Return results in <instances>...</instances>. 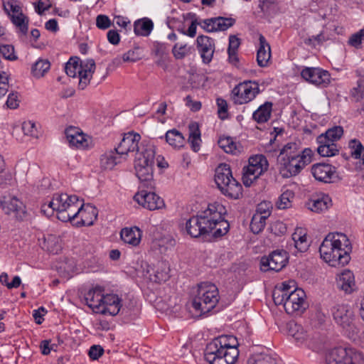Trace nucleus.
<instances>
[{
  "label": "nucleus",
  "mask_w": 364,
  "mask_h": 364,
  "mask_svg": "<svg viewBox=\"0 0 364 364\" xmlns=\"http://www.w3.org/2000/svg\"><path fill=\"white\" fill-rule=\"evenodd\" d=\"M104 288L100 286L90 289L84 296L86 304L95 313L98 312L102 306L104 297Z\"/></svg>",
  "instance_id": "25"
},
{
  "label": "nucleus",
  "mask_w": 364,
  "mask_h": 364,
  "mask_svg": "<svg viewBox=\"0 0 364 364\" xmlns=\"http://www.w3.org/2000/svg\"><path fill=\"white\" fill-rule=\"evenodd\" d=\"M121 154H118V151L113 149L105 151L100 156V166L104 169H112L117 164L121 162L122 159Z\"/></svg>",
  "instance_id": "32"
},
{
  "label": "nucleus",
  "mask_w": 364,
  "mask_h": 364,
  "mask_svg": "<svg viewBox=\"0 0 364 364\" xmlns=\"http://www.w3.org/2000/svg\"><path fill=\"white\" fill-rule=\"evenodd\" d=\"M287 228L286 225L279 220L272 224L271 231L276 235H282L286 233Z\"/></svg>",
  "instance_id": "58"
},
{
  "label": "nucleus",
  "mask_w": 364,
  "mask_h": 364,
  "mask_svg": "<svg viewBox=\"0 0 364 364\" xmlns=\"http://www.w3.org/2000/svg\"><path fill=\"white\" fill-rule=\"evenodd\" d=\"M78 197L75 195L67 193H55L52 199L41 205V212L48 217L57 213V218L63 222L75 220L77 218V213L75 212L78 206Z\"/></svg>",
  "instance_id": "5"
},
{
  "label": "nucleus",
  "mask_w": 364,
  "mask_h": 364,
  "mask_svg": "<svg viewBox=\"0 0 364 364\" xmlns=\"http://www.w3.org/2000/svg\"><path fill=\"white\" fill-rule=\"evenodd\" d=\"M364 37V29H360L358 32L353 34L349 38L348 43L350 46L355 48H358L362 43V39Z\"/></svg>",
  "instance_id": "59"
},
{
  "label": "nucleus",
  "mask_w": 364,
  "mask_h": 364,
  "mask_svg": "<svg viewBox=\"0 0 364 364\" xmlns=\"http://www.w3.org/2000/svg\"><path fill=\"white\" fill-rule=\"evenodd\" d=\"M311 173L316 181L323 183H334L340 179L337 168L324 162L313 164L311 167Z\"/></svg>",
  "instance_id": "16"
},
{
  "label": "nucleus",
  "mask_w": 364,
  "mask_h": 364,
  "mask_svg": "<svg viewBox=\"0 0 364 364\" xmlns=\"http://www.w3.org/2000/svg\"><path fill=\"white\" fill-rule=\"evenodd\" d=\"M271 58V48L269 43L262 34L259 36V48L257 52V63L261 68L268 65Z\"/></svg>",
  "instance_id": "27"
},
{
  "label": "nucleus",
  "mask_w": 364,
  "mask_h": 364,
  "mask_svg": "<svg viewBox=\"0 0 364 364\" xmlns=\"http://www.w3.org/2000/svg\"><path fill=\"white\" fill-rule=\"evenodd\" d=\"M5 169V162L4 158L0 155V186L7 184L8 181L11 180V176L9 173H4Z\"/></svg>",
  "instance_id": "57"
},
{
  "label": "nucleus",
  "mask_w": 364,
  "mask_h": 364,
  "mask_svg": "<svg viewBox=\"0 0 364 364\" xmlns=\"http://www.w3.org/2000/svg\"><path fill=\"white\" fill-rule=\"evenodd\" d=\"M151 52L155 56L164 58L168 54V46L166 43L155 42L153 45Z\"/></svg>",
  "instance_id": "49"
},
{
  "label": "nucleus",
  "mask_w": 364,
  "mask_h": 364,
  "mask_svg": "<svg viewBox=\"0 0 364 364\" xmlns=\"http://www.w3.org/2000/svg\"><path fill=\"white\" fill-rule=\"evenodd\" d=\"M305 291L300 288H294L287 297L284 309L288 314L301 315L308 307Z\"/></svg>",
  "instance_id": "15"
},
{
  "label": "nucleus",
  "mask_w": 364,
  "mask_h": 364,
  "mask_svg": "<svg viewBox=\"0 0 364 364\" xmlns=\"http://www.w3.org/2000/svg\"><path fill=\"white\" fill-rule=\"evenodd\" d=\"M215 181L218 188L225 196L237 199L242 195V187L233 178L230 165L220 164L215 168Z\"/></svg>",
  "instance_id": "7"
},
{
  "label": "nucleus",
  "mask_w": 364,
  "mask_h": 364,
  "mask_svg": "<svg viewBox=\"0 0 364 364\" xmlns=\"http://www.w3.org/2000/svg\"><path fill=\"white\" fill-rule=\"evenodd\" d=\"M348 147L350 149L351 156L355 159H362V153L364 151V146L361 142L356 139H351L349 141Z\"/></svg>",
  "instance_id": "44"
},
{
  "label": "nucleus",
  "mask_w": 364,
  "mask_h": 364,
  "mask_svg": "<svg viewBox=\"0 0 364 364\" xmlns=\"http://www.w3.org/2000/svg\"><path fill=\"white\" fill-rule=\"evenodd\" d=\"M65 134L70 146L82 149L90 147L91 143L90 137L84 134L80 128L70 127L65 129Z\"/></svg>",
  "instance_id": "21"
},
{
  "label": "nucleus",
  "mask_w": 364,
  "mask_h": 364,
  "mask_svg": "<svg viewBox=\"0 0 364 364\" xmlns=\"http://www.w3.org/2000/svg\"><path fill=\"white\" fill-rule=\"evenodd\" d=\"M75 212H78L77 218H80V220L76 222V225L78 227L92 225L98 214L97 209L94 205L81 203L79 200Z\"/></svg>",
  "instance_id": "23"
},
{
  "label": "nucleus",
  "mask_w": 364,
  "mask_h": 364,
  "mask_svg": "<svg viewBox=\"0 0 364 364\" xmlns=\"http://www.w3.org/2000/svg\"><path fill=\"white\" fill-rule=\"evenodd\" d=\"M289 262V254L284 250H277L267 257H262L260 260V269L263 272H279Z\"/></svg>",
  "instance_id": "13"
},
{
  "label": "nucleus",
  "mask_w": 364,
  "mask_h": 364,
  "mask_svg": "<svg viewBox=\"0 0 364 364\" xmlns=\"http://www.w3.org/2000/svg\"><path fill=\"white\" fill-rule=\"evenodd\" d=\"M218 146L226 153L235 154L236 153V144L229 136L220 137Z\"/></svg>",
  "instance_id": "43"
},
{
  "label": "nucleus",
  "mask_w": 364,
  "mask_h": 364,
  "mask_svg": "<svg viewBox=\"0 0 364 364\" xmlns=\"http://www.w3.org/2000/svg\"><path fill=\"white\" fill-rule=\"evenodd\" d=\"M154 189L139 188L134 195V200L144 208L153 211L165 207L162 198L153 191Z\"/></svg>",
  "instance_id": "14"
},
{
  "label": "nucleus",
  "mask_w": 364,
  "mask_h": 364,
  "mask_svg": "<svg viewBox=\"0 0 364 364\" xmlns=\"http://www.w3.org/2000/svg\"><path fill=\"white\" fill-rule=\"evenodd\" d=\"M259 92V86L257 82L245 80L235 86L230 97L234 104L244 105L252 101Z\"/></svg>",
  "instance_id": "12"
},
{
  "label": "nucleus",
  "mask_w": 364,
  "mask_h": 364,
  "mask_svg": "<svg viewBox=\"0 0 364 364\" xmlns=\"http://www.w3.org/2000/svg\"><path fill=\"white\" fill-rule=\"evenodd\" d=\"M219 300L218 289L213 283L201 282L193 289L191 306L200 315L212 311Z\"/></svg>",
  "instance_id": "6"
},
{
  "label": "nucleus",
  "mask_w": 364,
  "mask_h": 364,
  "mask_svg": "<svg viewBox=\"0 0 364 364\" xmlns=\"http://www.w3.org/2000/svg\"><path fill=\"white\" fill-rule=\"evenodd\" d=\"M226 213L222 204L218 202L210 203L205 210L187 220L184 229L191 237H205L211 233L214 239L220 238L230 229L228 221L224 218Z\"/></svg>",
  "instance_id": "1"
},
{
  "label": "nucleus",
  "mask_w": 364,
  "mask_h": 364,
  "mask_svg": "<svg viewBox=\"0 0 364 364\" xmlns=\"http://www.w3.org/2000/svg\"><path fill=\"white\" fill-rule=\"evenodd\" d=\"M22 131L25 135L32 138L38 137V131L35 122L32 121H26L22 124Z\"/></svg>",
  "instance_id": "48"
},
{
  "label": "nucleus",
  "mask_w": 364,
  "mask_h": 364,
  "mask_svg": "<svg viewBox=\"0 0 364 364\" xmlns=\"http://www.w3.org/2000/svg\"><path fill=\"white\" fill-rule=\"evenodd\" d=\"M198 25L207 32L217 31L215 18H210L199 21Z\"/></svg>",
  "instance_id": "54"
},
{
  "label": "nucleus",
  "mask_w": 364,
  "mask_h": 364,
  "mask_svg": "<svg viewBox=\"0 0 364 364\" xmlns=\"http://www.w3.org/2000/svg\"><path fill=\"white\" fill-rule=\"evenodd\" d=\"M266 220L267 218L260 216L259 214H254L250 225L251 231L254 234H258L262 232L265 227Z\"/></svg>",
  "instance_id": "42"
},
{
  "label": "nucleus",
  "mask_w": 364,
  "mask_h": 364,
  "mask_svg": "<svg viewBox=\"0 0 364 364\" xmlns=\"http://www.w3.org/2000/svg\"><path fill=\"white\" fill-rule=\"evenodd\" d=\"M294 197V193L292 191L287 190L284 191L280 195L276 203L277 208L284 210L291 207L292 199Z\"/></svg>",
  "instance_id": "39"
},
{
  "label": "nucleus",
  "mask_w": 364,
  "mask_h": 364,
  "mask_svg": "<svg viewBox=\"0 0 364 364\" xmlns=\"http://www.w3.org/2000/svg\"><path fill=\"white\" fill-rule=\"evenodd\" d=\"M309 205L311 211L322 213L332 205V200L328 195L323 194L321 197L313 200Z\"/></svg>",
  "instance_id": "35"
},
{
  "label": "nucleus",
  "mask_w": 364,
  "mask_h": 364,
  "mask_svg": "<svg viewBox=\"0 0 364 364\" xmlns=\"http://www.w3.org/2000/svg\"><path fill=\"white\" fill-rule=\"evenodd\" d=\"M51 7L50 0H39L36 10L37 13L42 15L46 11H48Z\"/></svg>",
  "instance_id": "64"
},
{
  "label": "nucleus",
  "mask_w": 364,
  "mask_h": 364,
  "mask_svg": "<svg viewBox=\"0 0 364 364\" xmlns=\"http://www.w3.org/2000/svg\"><path fill=\"white\" fill-rule=\"evenodd\" d=\"M273 103L267 101L261 105L252 114V119L258 124H263L269 121L272 112Z\"/></svg>",
  "instance_id": "31"
},
{
  "label": "nucleus",
  "mask_w": 364,
  "mask_h": 364,
  "mask_svg": "<svg viewBox=\"0 0 364 364\" xmlns=\"http://www.w3.org/2000/svg\"><path fill=\"white\" fill-rule=\"evenodd\" d=\"M289 294V293H285L282 289L275 287L272 293V299L275 305H283L284 306Z\"/></svg>",
  "instance_id": "50"
},
{
  "label": "nucleus",
  "mask_w": 364,
  "mask_h": 364,
  "mask_svg": "<svg viewBox=\"0 0 364 364\" xmlns=\"http://www.w3.org/2000/svg\"><path fill=\"white\" fill-rule=\"evenodd\" d=\"M215 24H216V28L217 31H226L229 28L232 27L235 23V19L232 18H227V17H222L218 16L215 17Z\"/></svg>",
  "instance_id": "45"
},
{
  "label": "nucleus",
  "mask_w": 364,
  "mask_h": 364,
  "mask_svg": "<svg viewBox=\"0 0 364 364\" xmlns=\"http://www.w3.org/2000/svg\"><path fill=\"white\" fill-rule=\"evenodd\" d=\"M288 334L294 338L299 344L304 343L309 338V334L304 327L294 321L287 323Z\"/></svg>",
  "instance_id": "28"
},
{
  "label": "nucleus",
  "mask_w": 364,
  "mask_h": 364,
  "mask_svg": "<svg viewBox=\"0 0 364 364\" xmlns=\"http://www.w3.org/2000/svg\"><path fill=\"white\" fill-rule=\"evenodd\" d=\"M4 6L9 18L11 17V15H18L22 13L21 7L15 1H8Z\"/></svg>",
  "instance_id": "52"
},
{
  "label": "nucleus",
  "mask_w": 364,
  "mask_h": 364,
  "mask_svg": "<svg viewBox=\"0 0 364 364\" xmlns=\"http://www.w3.org/2000/svg\"><path fill=\"white\" fill-rule=\"evenodd\" d=\"M291 237L294 242V246L299 252H304L309 249V244L307 241L305 230L301 228H296Z\"/></svg>",
  "instance_id": "34"
},
{
  "label": "nucleus",
  "mask_w": 364,
  "mask_h": 364,
  "mask_svg": "<svg viewBox=\"0 0 364 364\" xmlns=\"http://www.w3.org/2000/svg\"><path fill=\"white\" fill-rule=\"evenodd\" d=\"M247 364H277V361L269 355L259 353L250 356Z\"/></svg>",
  "instance_id": "41"
},
{
  "label": "nucleus",
  "mask_w": 364,
  "mask_h": 364,
  "mask_svg": "<svg viewBox=\"0 0 364 364\" xmlns=\"http://www.w3.org/2000/svg\"><path fill=\"white\" fill-rule=\"evenodd\" d=\"M7 107L10 109H16L19 105V100L17 92H11L6 102Z\"/></svg>",
  "instance_id": "62"
},
{
  "label": "nucleus",
  "mask_w": 364,
  "mask_h": 364,
  "mask_svg": "<svg viewBox=\"0 0 364 364\" xmlns=\"http://www.w3.org/2000/svg\"><path fill=\"white\" fill-rule=\"evenodd\" d=\"M104 349L100 346L94 345L89 350V356L92 360H97L102 355Z\"/></svg>",
  "instance_id": "63"
},
{
  "label": "nucleus",
  "mask_w": 364,
  "mask_h": 364,
  "mask_svg": "<svg viewBox=\"0 0 364 364\" xmlns=\"http://www.w3.org/2000/svg\"><path fill=\"white\" fill-rule=\"evenodd\" d=\"M190 53L191 48L186 44L179 45L178 43H176L172 48V53L177 60L183 59Z\"/></svg>",
  "instance_id": "46"
},
{
  "label": "nucleus",
  "mask_w": 364,
  "mask_h": 364,
  "mask_svg": "<svg viewBox=\"0 0 364 364\" xmlns=\"http://www.w3.org/2000/svg\"><path fill=\"white\" fill-rule=\"evenodd\" d=\"M112 22L109 18L104 14H100L96 18V26L98 28L105 30L109 28Z\"/></svg>",
  "instance_id": "56"
},
{
  "label": "nucleus",
  "mask_w": 364,
  "mask_h": 364,
  "mask_svg": "<svg viewBox=\"0 0 364 364\" xmlns=\"http://www.w3.org/2000/svg\"><path fill=\"white\" fill-rule=\"evenodd\" d=\"M95 67V63L93 59L80 60L79 63L77 60L70 58L65 64V70L69 77H75L78 75V87L80 90H84L90 83Z\"/></svg>",
  "instance_id": "10"
},
{
  "label": "nucleus",
  "mask_w": 364,
  "mask_h": 364,
  "mask_svg": "<svg viewBox=\"0 0 364 364\" xmlns=\"http://www.w3.org/2000/svg\"><path fill=\"white\" fill-rule=\"evenodd\" d=\"M121 239L129 245L134 247L137 246L141 239V230L134 226L132 228H124L120 232Z\"/></svg>",
  "instance_id": "29"
},
{
  "label": "nucleus",
  "mask_w": 364,
  "mask_h": 364,
  "mask_svg": "<svg viewBox=\"0 0 364 364\" xmlns=\"http://www.w3.org/2000/svg\"><path fill=\"white\" fill-rule=\"evenodd\" d=\"M121 307L122 300L117 294H106L104 295L102 306L97 313L115 316L119 312Z\"/></svg>",
  "instance_id": "24"
},
{
  "label": "nucleus",
  "mask_w": 364,
  "mask_h": 364,
  "mask_svg": "<svg viewBox=\"0 0 364 364\" xmlns=\"http://www.w3.org/2000/svg\"><path fill=\"white\" fill-rule=\"evenodd\" d=\"M301 75L309 83L323 87L329 84L331 79L329 73L319 68H304L301 72Z\"/></svg>",
  "instance_id": "19"
},
{
  "label": "nucleus",
  "mask_w": 364,
  "mask_h": 364,
  "mask_svg": "<svg viewBox=\"0 0 364 364\" xmlns=\"http://www.w3.org/2000/svg\"><path fill=\"white\" fill-rule=\"evenodd\" d=\"M141 57L139 53L138 48L135 50H129L122 56V59L124 62H136Z\"/></svg>",
  "instance_id": "60"
},
{
  "label": "nucleus",
  "mask_w": 364,
  "mask_h": 364,
  "mask_svg": "<svg viewBox=\"0 0 364 364\" xmlns=\"http://www.w3.org/2000/svg\"><path fill=\"white\" fill-rule=\"evenodd\" d=\"M337 285L346 293L353 292L355 287L353 273L350 270H344L338 277Z\"/></svg>",
  "instance_id": "30"
},
{
  "label": "nucleus",
  "mask_w": 364,
  "mask_h": 364,
  "mask_svg": "<svg viewBox=\"0 0 364 364\" xmlns=\"http://www.w3.org/2000/svg\"><path fill=\"white\" fill-rule=\"evenodd\" d=\"M270 208L269 203L262 202L257 205L255 214H259L260 216L267 219L271 215Z\"/></svg>",
  "instance_id": "53"
},
{
  "label": "nucleus",
  "mask_w": 364,
  "mask_h": 364,
  "mask_svg": "<svg viewBox=\"0 0 364 364\" xmlns=\"http://www.w3.org/2000/svg\"><path fill=\"white\" fill-rule=\"evenodd\" d=\"M10 19L13 24L18 29L19 33L23 36H26L28 31V18L22 12L18 15H11Z\"/></svg>",
  "instance_id": "38"
},
{
  "label": "nucleus",
  "mask_w": 364,
  "mask_h": 364,
  "mask_svg": "<svg viewBox=\"0 0 364 364\" xmlns=\"http://www.w3.org/2000/svg\"><path fill=\"white\" fill-rule=\"evenodd\" d=\"M164 138L166 141L174 148H181L183 146L185 142V139L182 133L176 129L167 131Z\"/></svg>",
  "instance_id": "36"
},
{
  "label": "nucleus",
  "mask_w": 364,
  "mask_h": 364,
  "mask_svg": "<svg viewBox=\"0 0 364 364\" xmlns=\"http://www.w3.org/2000/svg\"><path fill=\"white\" fill-rule=\"evenodd\" d=\"M216 104L218 106V112L221 119H225L226 117L221 116L222 114H227L228 109V102L225 100L218 97L216 100Z\"/></svg>",
  "instance_id": "61"
},
{
  "label": "nucleus",
  "mask_w": 364,
  "mask_h": 364,
  "mask_svg": "<svg viewBox=\"0 0 364 364\" xmlns=\"http://www.w3.org/2000/svg\"><path fill=\"white\" fill-rule=\"evenodd\" d=\"M352 245L345 234L328 233L319 247L321 258L332 267H343L350 260Z\"/></svg>",
  "instance_id": "3"
},
{
  "label": "nucleus",
  "mask_w": 364,
  "mask_h": 364,
  "mask_svg": "<svg viewBox=\"0 0 364 364\" xmlns=\"http://www.w3.org/2000/svg\"><path fill=\"white\" fill-rule=\"evenodd\" d=\"M314 154L311 149H300L295 142H289L280 151L279 171L288 178L298 175L313 160Z\"/></svg>",
  "instance_id": "2"
},
{
  "label": "nucleus",
  "mask_w": 364,
  "mask_h": 364,
  "mask_svg": "<svg viewBox=\"0 0 364 364\" xmlns=\"http://www.w3.org/2000/svg\"><path fill=\"white\" fill-rule=\"evenodd\" d=\"M0 206L6 215H13L17 220H23L27 215L26 205L16 196H4Z\"/></svg>",
  "instance_id": "18"
},
{
  "label": "nucleus",
  "mask_w": 364,
  "mask_h": 364,
  "mask_svg": "<svg viewBox=\"0 0 364 364\" xmlns=\"http://www.w3.org/2000/svg\"><path fill=\"white\" fill-rule=\"evenodd\" d=\"M154 165V151L146 149L135 161L136 175L140 181L139 188L154 189L153 180V167Z\"/></svg>",
  "instance_id": "8"
},
{
  "label": "nucleus",
  "mask_w": 364,
  "mask_h": 364,
  "mask_svg": "<svg viewBox=\"0 0 364 364\" xmlns=\"http://www.w3.org/2000/svg\"><path fill=\"white\" fill-rule=\"evenodd\" d=\"M343 134L341 126H334L317 136V152L322 157H331L339 154L341 146L336 144Z\"/></svg>",
  "instance_id": "9"
},
{
  "label": "nucleus",
  "mask_w": 364,
  "mask_h": 364,
  "mask_svg": "<svg viewBox=\"0 0 364 364\" xmlns=\"http://www.w3.org/2000/svg\"><path fill=\"white\" fill-rule=\"evenodd\" d=\"M50 63L47 59L39 58L31 68V73L36 78H40L50 70Z\"/></svg>",
  "instance_id": "37"
},
{
  "label": "nucleus",
  "mask_w": 364,
  "mask_h": 364,
  "mask_svg": "<svg viewBox=\"0 0 364 364\" xmlns=\"http://www.w3.org/2000/svg\"><path fill=\"white\" fill-rule=\"evenodd\" d=\"M353 312L346 304H338L333 309V319L343 328L350 326L353 321Z\"/></svg>",
  "instance_id": "26"
},
{
  "label": "nucleus",
  "mask_w": 364,
  "mask_h": 364,
  "mask_svg": "<svg viewBox=\"0 0 364 364\" xmlns=\"http://www.w3.org/2000/svg\"><path fill=\"white\" fill-rule=\"evenodd\" d=\"M0 53L6 60H15L17 59L14 53V47L11 45H1Z\"/></svg>",
  "instance_id": "51"
},
{
  "label": "nucleus",
  "mask_w": 364,
  "mask_h": 364,
  "mask_svg": "<svg viewBox=\"0 0 364 364\" xmlns=\"http://www.w3.org/2000/svg\"><path fill=\"white\" fill-rule=\"evenodd\" d=\"M141 140V135L134 132H129L124 134L123 137L114 151H118L124 159L129 152L139 151V142Z\"/></svg>",
  "instance_id": "20"
},
{
  "label": "nucleus",
  "mask_w": 364,
  "mask_h": 364,
  "mask_svg": "<svg viewBox=\"0 0 364 364\" xmlns=\"http://www.w3.org/2000/svg\"><path fill=\"white\" fill-rule=\"evenodd\" d=\"M236 337L223 335L208 343L204 350V358L209 364H234L239 356Z\"/></svg>",
  "instance_id": "4"
},
{
  "label": "nucleus",
  "mask_w": 364,
  "mask_h": 364,
  "mask_svg": "<svg viewBox=\"0 0 364 364\" xmlns=\"http://www.w3.org/2000/svg\"><path fill=\"white\" fill-rule=\"evenodd\" d=\"M154 28V23L149 18L137 20L134 23V32L136 36H148Z\"/></svg>",
  "instance_id": "33"
},
{
  "label": "nucleus",
  "mask_w": 364,
  "mask_h": 364,
  "mask_svg": "<svg viewBox=\"0 0 364 364\" xmlns=\"http://www.w3.org/2000/svg\"><path fill=\"white\" fill-rule=\"evenodd\" d=\"M196 48L203 63H210L215 51L214 40L208 36L199 35L196 39Z\"/></svg>",
  "instance_id": "22"
},
{
  "label": "nucleus",
  "mask_w": 364,
  "mask_h": 364,
  "mask_svg": "<svg viewBox=\"0 0 364 364\" xmlns=\"http://www.w3.org/2000/svg\"><path fill=\"white\" fill-rule=\"evenodd\" d=\"M248 165L242 169V182L245 186H250L261 175L267 171L269 163L262 154L251 156Z\"/></svg>",
  "instance_id": "11"
},
{
  "label": "nucleus",
  "mask_w": 364,
  "mask_h": 364,
  "mask_svg": "<svg viewBox=\"0 0 364 364\" xmlns=\"http://www.w3.org/2000/svg\"><path fill=\"white\" fill-rule=\"evenodd\" d=\"M9 77L5 72L0 73V99L9 91Z\"/></svg>",
  "instance_id": "55"
},
{
  "label": "nucleus",
  "mask_w": 364,
  "mask_h": 364,
  "mask_svg": "<svg viewBox=\"0 0 364 364\" xmlns=\"http://www.w3.org/2000/svg\"><path fill=\"white\" fill-rule=\"evenodd\" d=\"M360 355L343 347L334 348L326 357L327 364H360Z\"/></svg>",
  "instance_id": "17"
},
{
  "label": "nucleus",
  "mask_w": 364,
  "mask_h": 364,
  "mask_svg": "<svg viewBox=\"0 0 364 364\" xmlns=\"http://www.w3.org/2000/svg\"><path fill=\"white\" fill-rule=\"evenodd\" d=\"M43 248L51 254H58L61 250V246L58 242V238L53 235H48L44 238Z\"/></svg>",
  "instance_id": "40"
},
{
  "label": "nucleus",
  "mask_w": 364,
  "mask_h": 364,
  "mask_svg": "<svg viewBox=\"0 0 364 364\" xmlns=\"http://www.w3.org/2000/svg\"><path fill=\"white\" fill-rule=\"evenodd\" d=\"M350 95L356 102L364 99V79L360 78L357 81L356 87L350 90Z\"/></svg>",
  "instance_id": "47"
}]
</instances>
